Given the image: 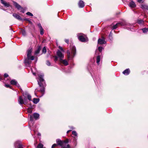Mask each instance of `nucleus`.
Instances as JSON below:
<instances>
[{"label":"nucleus","mask_w":148,"mask_h":148,"mask_svg":"<svg viewBox=\"0 0 148 148\" xmlns=\"http://www.w3.org/2000/svg\"><path fill=\"white\" fill-rule=\"evenodd\" d=\"M38 77L37 78V82L39 86L40 87V89L39 90L37 89H36V90H37V91H39L42 93V96L44 94L45 90V87L46 86L45 83V81L43 79L44 74L43 73H41L40 74H38Z\"/></svg>","instance_id":"f257e3e1"},{"label":"nucleus","mask_w":148,"mask_h":148,"mask_svg":"<svg viewBox=\"0 0 148 148\" xmlns=\"http://www.w3.org/2000/svg\"><path fill=\"white\" fill-rule=\"evenodd\" d=\"M119 26H125L128 30L132 28L133 27L132 24H130L124 21L121 22L117 23L114 25L112 27L113 29H116Z\"/></svg>","instance_id":"f03ea898"},{"label":"nucleus","mask_w":148,"mask_h":148,"mask_svg":"<svg viewBox=\"0 0 148 148\" xmlns=\"http://www.w3.org/2000/svg\"><path fill=\"white\" fill-rule=\"evenodd\" d=\"M58 144L62 147V148H69L70 147L69 145L68 144V140H67L65 141H61L59 139H58L56 140Z\"/></svg>","instance_id":"7ed1b4c3"},{"label":"nucleus","mask_w":148,"mask_h":148,"mask_svg":"<svg viewBox=\"0 0 148 148\" xmlns=\"http://www.w3.org/2000/svg\"><path fill=\"white\" fill-rule=\"evenodd\" d=\"M78 39L81 41L83 42L87 41V38L86 36L82 33H78L77 34Z\"/></svg>","instance_id":"20e7f679"},{"label":"nucleus","mask_w":148,"mask_h":148,"mask_svg":"<svg viewBox=\"0 0 148 148\" xmlns=\"http://www.w3.org/2000/svg\"><path fill=\"white\" fill-rule=\"evenodd\" d=\"M26 101L27 99L25 97L24 99H23L21 96L19 97L18 99V103L21 105H22L23 104H27Z\"/></svg>","instance_id":"39448f33"},{"label":"nucleus","mask_w":148,"mask_h":148,"mask_svg":"<svg viewBox=\"0 0 148 148\" xmlns=\"http://www.w3.org/2000/svg\"><path fill=\"white\" fill-rule=\"evenodd\" d=\"M32 48H29L27 51V58L28 59H30L31 60H33L34 59V56H31V54L32 52Z\"/></svg>","instance_id":"423d86ee"},{"label":"nucleus","mask_w":148,"mask_h":148,"mask_svg":"<svg viewBox=\"0 0 148 148\" xmlns=\"http://www.w3.org/2000/svg\"><path fill=\"white\" fill-rule=\"evenodd\" d=\"M29 60H30V59H28L27 58L25 59V60L24 63L26 67H30V64L32 62Z\"/></svg>","instance_id":"0eeeda50"},{"label":"nucleus","mask_w":148,"mask_h":148,"mask_svg":"<svg viewBox=\"0 0 148 148\" xmlns=\"http://www.w3.org/2000/svg\"><path fill=\"white\" fill-rule=\"evenodd\" d=\"M10 84L12 85H15L18 88H20V85L17 82L15 79L12 80L10 82Z\"/></svg>","instance_id":"6e6552de"},{"label":"nucleus","mask_w":148,"mask_h":148,"mask_svg":"<svg viewBox=\"0 0 148 148\" xmlns=\"http://www.w3.org/2000/svg\"><path fill=\"white\" fill-rule=\"evenodd\" d=\"M71 49V53L73 54V56H74L75 54L76 53V48L75 46H71L70 47Z\"/></svg>","instance_id":"1a4fd4ad"},{"label":"nucleus","mask_w":148,"mask_h":148,"mask_svg":"<svg viewBox=\"0 0 148 148\" xmlns=\"http://www.w3.org/2000/svg\"><path fill=\"white\" fill-rule=\"evenodd\" d=\"M57 55L60 58V60L64 58V55L62 53V52L58 50L57 52Z\"/></svg>","instance_id":"9d476101"},{"label":"nucleus","mask_w":148,"mask_h":148,"mask_svg":"<svg viewBox=\"0 0 148 148\" xmlns=\"http://www.w3.org/2000/svg\"><path fill=\"white\" fill-rule=\"evenodd\" d=\"M14 146L16 148L17 147V148H23L22 145L19 141H17L16 142Z\"/></svg>","instance_id":"9b49d317"},{"label":"nucleus","mask_w":148,"mask_h":148,"mask_svg":"<svg viewBox=\"0 0 148 148\" xmlns=\"http://www.w3.org/2000/svg\"><path fill=\"white\" fill-rule=\"evenodd\" d=\"M13 3L15 7L19 10H21L23 9L22 7L18 3L14 1H13Z\"/></svg>","instance_id":"f8f14e48"},{"label":"nucleus","mask_w":148,"mask_h":148,"mask_svg":"<svg viewBox=\"0 0 148 148\" xmlns=\"http://www.w3.org/2000/svg\"><path fill=\"white\" fill-rule=\"evenodd\" d=\"M13 16L15 18H16L17 19L19 20L22 21L23 20V19L21 18V17L19 15L17 14H13Z\"/></svg>","instance_id":"ddd939ff"},{"label":"nucleus","mask_w":148,"mask_h":148,"mask_svg":"<svg viewBox=\"0 0 148 148\" xmlns=\"http://www.w3.org/2000/svg\"><path fill=\"white\" fill-rule=\"evenodd\" d=\"M78 5L80 8H83L84 6V2L82 0L79 1L78 3Z\"/></svg>","instance_id":"4468645a"},{"label":"nucleus","mask_w":148,"mask_h":148,"mask_svg":"<svg viewBox=\"0 0 148 148\" xmlns=\"http://www.w3.org/2000/svg\"><path fill=\"white\" fill-rule=\"evenodd\" d=\"M1 3L3 4L5 6L8 7L10 6V4L9 3L6 2L3 0H1Z\"/></svg>","instance_id":"2eb2a0df"},{"label":"nucleus","mask_w":148,"mask_h":148,"mask_svg":"<svg viewBox=\"0 0 148 148\" xmlns=\"http://www.w3.org/2000/svg\"><path fill=\"white\" fill-rule=\"evenodd\" d=\"M98 43L100 44H105L106 43V41L103 39H101L99 38L98 40Z\"/></svg>","instance_id":"dca6fc26"},{"label":"nucleus","mask_w":148,"mask_h":148,"mask_svg":"<svg viewBox=\"0 0 148 148\" xmlns=\"http://www.w3.org/2000/svg\"><path fill=\"white\" fill-rule=\"evenodd\" d=\"M62 59H62L60 60V62L62 63L65 66H67L68 65V63L67 61L66 60H63Z\"/></svg>","instance_id":"f3484780"},{"label":"nucleus","mask_w":148,"mask_h":148,"mask_svg":"<svg viewBox=\"0 0 148 148\" xmlns=\"http://www.w3.org/2000/svg\"><path fill=\"white\" fill-rule=\"evenodd\" d=\"M130 72V71L129 69H127L124 70L123 72V73L125 75H128Z\"/></svg>","instance_id":"a211bd4d"},{"label":"nucleus","mask_w":148,"mask_h":148,"mask_svg":"<svg viewBox=\"0 0 148 148\" xmlns=\"http://www.w3.org/2000/svg\"><path fill=\"white\" fill-rule=\"evenodd\" d=\"M129 6L131 8H134L136 6L135 3L133 1H131L129 3Z\"/></svg>","instance_id":"6ab92c4d"},{"label":"nucleus","mask_w":148,"mask_h":148,"mask_svg":"<svg viewBox=\"0 0 148 148\" xmlns=\"http://www.w3.org/2000/svg\"><path fill=\"white\" fill-rule=\"evenodd\" d=\"M33 116L36 120L38 119L39 117V114L37 113H35L33 114Z\"/></svg>","instance_id":"aec40b11"},{"label":"nucleus","mask_w":148,"mask_h":148,"mask_svg":"<svg viewBox=\"0 0 148 148\" xmlns=\"http://www.w3.org/2000/svg\"><path fill=\"white\" fill-rule=\"evenodd\" d=\"M141 8L143 9H145L148 10V6L145 4H142L141 5Z\"/></svg>","instance_id":"412c9836"},{"label":"nucleus","mask_w":148,"mask_h":148,"mask_svg":"<svg viewBox=\"0 0 148 148\" xmlns=\"http://www.w3.org/2000/svg\"><path fill=\"white\" fill-rule=\"evenodd\" d=\"M101 60V57L100 56H97L96 58V63L98 65L99 64V62Z\"/></svg>","instance_id":"4be33fe9"},{"label":"nucleus","mask_w":148,"mask_h":148,"mask_svg":"<svg viewBox=\"0 0 148 148\" xmlns=\"http://www.w3.org/2000/svg\"><path fill=\"white\" fill-rule=\"evenodd\" d=\"M41 50V47L40 46L38 47V49H36L35 52V55L38 54Z\"/></svg>","instance_id":"5701e85b"},{"label":"nucleus","mask_w":148,"mask_h":148,"mask_svg":"<svg viewBox=\"0 0 148 148\" xmlns=\"http://www.w3.org/2000/svg\"><path fill=\"white\" fill-rule=\"evenodd\" d=\"M137 22L139 24H143L144 23V21L143 20L140 19H138Z\"/></svg>","instance_id":"b1692460"},{"label":"nucleus","mask_w":148,"mask_h":148,"mask_svg":"<svg viewBox=\"0 0 148 148\" xmlns=\"http://www.w3.org/2000/svg\"><path fill=\"white\" fill-rule=\"evenodd\" d=\"M39 99L34 98L33 99V102L35 104H36L39 102Z\"/></svg>","instance_id":"393cba45"},{"label":"nucleus","mask_w":148,"mask_h":148,"mask_svg":"<svg viewBox=\"0 0 148 148\" xmlns=\"http://www.w3.org/2000/svg\"><path fill=\"white\" fill-rule=\"evenodd\" d=\"M142 30L143 31V32L144 33H146L148 32V28H144L142 29Z\"/></svg>","instance_id":"a878e982"},{"label":"nucleus","mask_w":148,"mask_h":148,"mask_svg":"<svg viewBox=\"0 0 148 148\" xmlns=\"http://www.w3.org/2000/svg\"><path fill=\"white\" fill-rule=\"evenodd\" d=\"M43 145L41 143L39 144L37 147V148H43Z\"/></svg>","instance_id":"bb28decb"},{"label":"nucleus","mask_w":148,"mask_h":148,"mask_svg":"<svg viewBox=\"0 0 148 148\" xmlns=\"http://www.w3.org/2000/svg\"><path fill=\"white\" fill-rule=\"evenodd\" d=\"M42 51V52L44 53L46 52L47 50L45 47H43Z\"/></svg>","instance_id":"cd10ccee"},{"label":"nucleus","mask_w":148,"mask_h":148,"mask_svg":"<svg viewBox=\"0 0 148 148\" xmlns=\"http://www.w3.org/2000/svg\"><path fill=\"white\" fill-rule=\"evenodd\" d=\"M31 95H30L29 94H28L27 95V99L29 100V101H31Z\"/></svg>","instance_id":"c85d7f7f"},{"label":"nucleus","mask_w":148,"mask_h":148,"mask_svg":"<svg viewBox=\"0 0 148 148\" xmlns=\"http://www.w3.org/2000/svg\"><path fill=\"white\" fill-rule=\"evenodd\" d=\"M22 35L23 36H25L26 35V32H25V31L24 30H23V29L22 30Z\"/></svg>","instance_id":"c756f323"},{"label":"nucleus","mask_w":148,"mask_h":148,"mask_svg":"<svg viewBox=\"0 0 148 148\" xmlns=\"http://www.w3.org/2000/svg\"><path fill=\"white\" fill-rule=\"evenodd\" d=\"M103 49V48L101 47H99L98 48L99 51L100 52L102 51Z\"/></svg>","instance_id":"7c9ffc66"},{"label":"nucleus","mask_w":148,"mask_h":148,"mask_svg":"<svg viewBox=\"0 0 148 148\" xmlns=\"http://www.w3.org/2000/svg\"><path fill=\"white\" fill-rule=\"evenodd\" d=\"M72 134L73 135H74L75 136H77V134L76 133V132L75 131H72Z\"/></svg>","instance_id":"2f4dec72"},{"label":"nucleus","mask_w":148,"mask_h":148,"mask_svg":"<svg viewBox=\"0 0 148 148\" xmlns=\"http://www.w3.org/2000/svg\"><path fill=\"white\" fill-rule=\"evenodd\" d=\"M26 14L27 15H29V16H33V14L32 13H31V12H27L26 13Z\"/></svg>","instance_id":"473e14b6"},{"label":"nucleus","mask_w":148,"mask_h":148,"mask_svg":"<svg viewBox=\"0 0 148 148\" xmlns=\"http://www.w3.org/2000/svg\"><path fill=\"white\" fill-rule=\"evenodd\" d=\"M40 34L41 35H43L44 34V29L43 28L40 29Z\"/></svg>","instance_id":"72a5a7b5"},{"label":"nucleus","mask_w":148,"mask_h":148,"mask_svg":"<svg viewBox=\"0 0 148 148\" xmlns=\"http://www.w3.org/2000/svg\"><path fill=\"white\" fill-rule=\"evenodd\" d=\"M5 87L7 88H10V89H12V90H13V89L11 87L9 84H5Z\"/></svg>","instance_id":"f704fd0d"},{"label":"nucleus","mask_w":148,"mask_h":148,"mask_svg":"<svg viewBox=\"0 0 148 148\" xmlns=\"http://www.w3.org/2000/svg\"><path fill=\"white\" fill-rule=\"evenodd\" d=\"M46 64L48 66H50L51 65L50 62L49 60H47L46 61Z\"/></svg>","instance_id":"c9c22d12"},{"label":"nucleus","mask_w":148,"mask_h":148,"mask_svg":"<svg viewBox=\"0 0 148 148\" xmlns=\"http://www.w3.org/2000/svg\"><path fill=\"white\" fill-rule=\"evenodd\" d=\"M27 111L29 113H31L32 112V110L31 109L29 108L27 109Z\"/></svg>","instance_id":"e433bc0d"},{"label":"nucleus","mask_w":148,"mask_h":148,"mask_svg":"<svg viewBox=\"0 0 148 148\" xmlns=\"http://www.w3.org/2000/svg\"><path fill=\"white\" fill-rule=\"evenodd\" d=\"M29 120L31 121H33V118L32 115H30Z\"/></svg>","instance_id":"4c0bfd02"},{"label":"nucleus","mask_w":148,"mask_h":148,"mask_svg":"<svg viewBox=\"0 0 148 148\" xmlns=\"http://www.w3.org/2000/svg\"><path fill=\"white\" fill-rule=\"evenodd\" d=\"M38 27L40 29H41L43 28L41 25L40 23H39L38 24Z\"/></svg>","instance_id":"58836bf2"},{"label":"nucleus","mask_w":148,"mask_h":148,"mask_svg":"<svg viewBox=\"0 0 148 148\" xmlns=\"http://www.w3.org/2000/svg\"><path fill=\"white\" fill-rule=\"evenodd\" d=\"M8 76V75L7 73H5L4 75V77L5 78H6Z\"/></svg>","instance_id":"ea45409f"},{"label":"nucleus","mask_w":148,"mask_h":148,"mask_svg":"<svg viewBox=\"0 0 148 148\" xmlns=\"http://www.w3.org/2000/svg\"><path fill=\"white\" fill-rule=\"evenodd\" d=\"M58 57L56 56H55L54 57V61L55 62H56L57 60H58Z\"/></svg>","instance_id":"a19ab883"},{"label":"nucleus","mask_w":148,"mask_h":148,"mask_svg":"<svg viewBox=\"0 0 148 148\" xmlns=\"http://www.w3.org/2000/svg\"><path fill=\"white\" fill-rule=\"evenodd\" d=\"M57 145L56 144H53L52 146V147H51V148H53L54 147H56V146H57Z\"/></svg>","instance_id":"79ce46f5"},{"label":"nucleus","mask_w":148,"mask_h":148,"mask_svg":"<svg viewBox=\"0 0 148 148\" xmlns=\"http://www.w3.org/2000/svg\"><path fill=\"white\" fill-rule=\"evenodd\" d=\"M65 42H66L67 43H68L69 42V40L68 39H65Z\"/></svg>","instance_id":"37998d69"},{"label":"nucleus","mask_w":148,"mask_h":148,"mask_svg":"<svg viewBox=\"0 0 148 148\" xmlns=\"http://www.w3.org/2000/svg\"><path fill=\"white\" fill-rule=\"evenodd\" d=\"M143 0H138V2L139 3H141L142 2Z\"/></svg>","instance_id":"c03bdc74"},{"label":"nucleus","mask_w":148,"mask_h":148,"mask_svg":"<svg viewBox=\"0 0 148 148\" xmlns=\"http://www.w3.org/2000/svg\"><path fill=\"white\" fill-rule=\"evenodd\" d=\"M112 36V33H111V32H110V34L109 36V38H110V37H111Z\"/></svg>","instance_id":"a18cd8bd"},{"label":"nucleus","mask_w":148,"mask_h":148,"mask_svg":"<svg viewBox=\"0 0 148 148\" xmlns=\"http://www.w3.org/2000/svg\"><path fill=\"white\" fill-rule=\"evenodd\" d=\"M31 70H32V73H33V74L34 75H35V74H36L34 72H33L32 68H31Z\"/></svg>","instance_id":"49530a36"},{"label":"nucleus","mask_w":148,"mask_h":148,"mask_svg":"<svg viewBox=\"0 0 148 148\" xmlns=\"http://www.w3.org/2000/svg\"><path fill=\"white\" fill-rule=\"evenodd\" d=\"M59 48H60V49L61 50H62V51H63V49H62V47H61L59 46Z\"/></svg>","instance_id":"de8ad7c7"},{"label":"nucleus","mask_w":148,"mask_h":148,"mask_svg":"<svg viewBox=\"0 0 148 148\" xmlns=\"http://www.w3.org/2000/svg\"><path fill=\"white\" fill-rule=\"evenodd\" d=\"M28 20L27 19V18H25L23 19V20H25V21H28V20Z\"/></svg>","instance_id":"09e8293b"},{"label":"nucleus","mask_w":148,"mask_h":148,"mask_svg":"<svg viewBox=\"0 0 148 148\" xmlns=\"http://www.w3.org/2000/svg\"><path fill=\"white\" fill-rule=\"evenodd\" d=\"M68 55H69V56H70V52H68Z\"/></svg>","instance_id":"8fccbe9b"},{"label":"nucleus","mask_w":148,"mask_h":148,"mask_svg":"<svg viewBox=\"0 0 148 148\" xmlns=\"http://www.w3.org/2000/svg\"><path fill=\"white\" fill-rule=\"evenodd\" d=\"M71 131V130H68L67 132V133L68 134V133L70 131Z\"/></svg>","instance_id":"3c124183"},{"label":"nucleus","mask_w":148,"mask_h":148,"mask_svg":"<svg viewBox=\"0 0 148 148\" xmlns=\"http://www.w3.org/2000/svg\"><path fill=\"white\" fill-rule=\"evenodd\" d=\"M21 12H22L23 13H24V10H22L21 11Z\"/></svg>","instance_id":"603ef678"},{"label":"nucleus","mask_w":148,"mask_h":148,"mask_svg":"<svg viewBox=\"0 0 148 148\" xmlns=\"http://www.w3.org/2000/svg\"><path fill=\"white\" fill-rule=\"evenodd\" d=\"M28 21H29V23H32V22H31V21H30V20H28Z\"/></svg>","instance_id":"864d4df0"},{"label":"nucleus","mask_w":148,"mask_h":148,"mask_svg":"<svg viewBox=\"0 0 148 148\" xmlns=\"http://www.w3.org/2000/svg\"><path fill=\"white\" fill-rule=\"evenodd\" d=\"M35 95L37 97V94L36 93V92L35 91Z\"/></svg>","instance_id":"5fc2aeb1"},{"label":"nucleus","mask_w":148,"mask_h":148,"mask_svg":"<svg viewBox=\"0 0 148 148\" xmlns=\"http://www.w3.org/2000/svg\"><path fill=\"white\" fill-rule=\"evenodd\" d=\"M38 135H40V133H38Z\"/></svg>","instance_id":"6e6d98bb"},{"label":"nucleus","mask_w":148,"mask_h":148,"mask_svg":"<svg viewBox=\"0 0 148 148\" xmlns=\"http://www.w3.org/2000/svg\"><path fill=\"white\" fill-rule=\"evenodd\" d=\"M71 128L73 129V127H72Z\"/></svg>","instance_id":"4d7b16f0"},{"label":"nucleus","mask_w":148,"mask_h":148,"mask_svg":"<svg viewBox=\"0 0 148 148\" xmlns=\"http://www.w3.org/2000/svg\"><path fill=\"white\" fill-rule=\"evenodd\" d=\"M94 148H96V147H95Z\"/></svg>","instance_id":"13d9d810"}]
</instances>
